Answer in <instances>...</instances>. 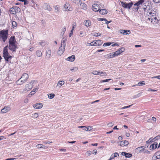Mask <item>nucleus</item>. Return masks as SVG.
<instances>
[{
	"label": "nucleus",
	"instance_id": "37998d69",
	"mask_svg": "<svg viewBox=\"0 0 160 160\" xmlns=\"http://www.w3.org/2000/svg\"><path fill=\"white\" fill-rule=\"evenodd\" d=\"M122 6L124 8H127V3L123 2H121Z\"/></svg>",
	"mask_w": 160,
	"mask_h": 160
},
{
	"label": "nucleus",
	"instance_id": "7c9ffc66",
	"mask_svg": "<svg viewBox=\"0 0 160 160\" xmlns=\"http://www.w3.org/2000/svg\"><path fill=\"white\" fill-rule=\"evenodd\" d=\"M145 0H139L135 3V5H140L142 4Z\"/></svg>",
	"mask_w": 160,
	"mask_h": 160
},
{
	"label": "nucleus",
	"instance_id": "393cba45",
	"mask_svg": "<svg viewBox=\"0 0 160 160\" xmlns=\"http://www.w3.org/2000/svg\"><path fill=\"white\" fill-rule=\"evenodd\" d=\"M36 55L38 57H40L42 56V53L41 51L40 50H38L36 51Z\"/></svg>",
	"mask_w": 160,
	"mask_h": 160
},
{
	"label": "nucleus",
	"instance_id": "5701e85b",
	"mask_svg": "<svg viewBox=\"0 0 160 160\" xmlns=\"http://www.w3.org/2000/svg\"><path fill=\"white\" fill-rule=\"evenodd\" d=\"M99 13L101 14L104 15L108 12L107 10L105 9H102L99 10Z\"/></svg>",
	"mask_w": 160,
	"mask_h": 160
},
{
	"label": "nucleus",
	"instance_id": "69168bd1",
	"mask_svg": "<svg viewBox=\"0 0 160 160\" xmlns=\"http://www.w3.org/2000/svg\"><path fill=\"white\" fill-rule=\"evenodd\" d=\"M157 78L159 79H160V75L157 76H156L153 77L152 78Z\"/></svg>",
	"mask_w": 160,
	"mask_h": 160
},
{
	"label": "nucleus",
	"instance_id": "052dcab7",
	"mask_svg": "<svg viewBox=\"0 0 160 160\" xmlns=\"http://www.w3.org/2000/svg\"><path fill=\"white\" fill-rule=\"evenodd\" d=\"M153 141L152 139V138H151L149 139V140L148 141L146 142L147 143H148L149 142H152Z\"/></svg>",
	"mask_w": 160,
	"mask_h": 160
},
{
	"label": "nucleus",
	"instance_id": "09e8293b",
	"mask_svg": "<svg viewBox=\"0 0 160 160\" xmlns=\"http://www.w3.org/2000/svg\"><path fill=\"white\" fill-rule=\"evenodd\" d=\"M160 138V135H158L155 137L154 138L152 139L153 141H155V140H157L158 139H159Z\"/></svg>",
	"mask_w": 160,
	"mask_h": 160
},
{
	"label": "nucleus",
	"instance_id": "2f4dec72",
	"mask_svg": "<svg viewBox=\"0 0 160 160\" xmlns=\"http://www.w3.org/2000/svg\"><path fill=\"white\" fill-rule=\"evenodd\" d=\"M109 55V56H108V58L111 57L113 58L115 56H117V55H116V54H115V52H114L110 53Z\"/></svg>",
	"mask_w": 160,
	"mask_h": 160
},
{
	"label": "nucleus",
	"instance_id": "864d4df0",
	"mask_svg": "<svg viewBox=\"0 0 160 160\" xmlns=\"http://www.w3.org/2000/svg\"><path fill=\"white\" fill-rule=\"evenodd\" d=\"M93 35L94 36L97 37L98 36H100L101 35V34L99 33L95 32L93 33Z\"/></svg>",
	"mask_w": 160,
	"mask_h": 160
},
{
	"label": "nucleus",
	"instance_id": "79ce46f5",
	"mask_svg": "<svg viewBox=\"0 0 160 160\" xmlns=\"http://www.w3.org/2000/svg\"><path fill=\"white\" fill-rule=\"evenodd\" d=\"M55 96L54 94H51L48 95V97L50 99L53 98Z\"/></svg>",
	"mask_w": 160,
	"mask_h": 160
},
{
	"label": "nucleus",
	"instance_id": "473e14b6",
	"mask_svg": "<svg viewBox=\"0 0 160 160\" xmlns=\"http://www.w3.org/2000/svg\"><path fill=\"white\" fill-rule=\"evenodd\" d=\"M145 84V81H143L142 82H139L138 84L136 85H134V86H135L137 85L139 86H141L143 85H144Z\"/></svg>",
	"mask_w": 160,
	"mask_h": 160
},
{
	"label": "nucleus",
	"instance_id": "0eeeda50",
	"mask_svg": "<svg viewBox=\"0 0 160 160\" xmlns=\"http://www.w3.org/2000/svg\"><path fill=\"white\" fill-rule=\"evenodd\" d=\"M100 8V6L97 4L94 3L92 5V10L95 12H98Z\"/></svg>",
	"mask_w": 160,
	"mask_h": 160
},
{
	"label": "nucleus",
	"instance_id": "4468645a",
	"mask_svg": "<svg viewBox=\"0 0 160 160\" xmlns=\"http://www.w3.org/2000/svg\"><path fill=\"white\" fill-rule=\"evenodd\" d=\"M122 155L125 156L126 158H130L132 156V154L131 153H129L125 152H122Z\"/></svg>",
	"mask_w": 160,
	"mask_h": 160
},
{
	"label": "nucleus",
	"instance_id": "8fccbe9b",
	"mask_svg": "<svg viewBox=\"0 0 160 160\" xmlns=\"http://www.w3.org/2000/svg\"><path fill=\"white\" fill-rule=\"evenodd\" d=\"M32 117L33 118H37L38 116V113H35L32 115Z\"/></svg>",
	"mask_w": 160,
	"mask_h": 160
},
{
	"label": "nucleus",
	"instance_id": "b1692460",
	"mask_svg": "<svg viewBox=\"0 0 160 160\" xmlns=\"http://www.w3.org/2000/svg\"><path fill=\"white\" fill-rule=\"evenodd\" d=\"M84 23L85 25L87 27H88L91 25V21L89 20H85L84 21Z\"/></svg>",
	"mask_w": 160,
	"mask_h": 160
},
{
	"label": "nucleus",
	"instance_id": "3c124183",
	"mask_svg": "<svg viewBox=\"0 0 160 160\" xmlns=\"http://www.w3.org/2000/svg\"><path fill=\"white\" fill-rule=\"evenodd\" d=\"M99 75H101L102 76H106L107 74H106V73L105 72H100Z\"/></svg>",
	"mask_w": 160,
	"mask_h": 160
},
{
	"label": "nucleus",
	"instance_id": "5fc2aeb1",
	"mask_svg": "<svg viewBox=\"0 0 160 160\" xmlns=\"http://www.w3.org/2000/svg\"><path fill=\"white\" fill-rule=\"evenodd\" d=\"M39 44L42 46H44L46 45V43L42 41L39 42Z\"/></svg>",
	"mask_w": 160,
	"mask_h": 160
},
{
	"label": "nucleus",
	"instance_id": "6e6d98bb",
	"mask_svg": "<svg viewBox=\"0 0 160 160\" xmlns=\"http://www.w3.org/2000/svg\"><path fill=\"white\" fill-rule=\"evenodd\" d=\"M132 105V104L130 105H129V106H125V107H123L122 108H121V109H126V108H128L130 107Z\"/></svg>",
	"mask_w": 160,
	"mask_h": 160
},
{
	"label": "nucleus",
	"instance_id": "dca6fc26",
	"mask_svg": "<svg viewBox=\"0 0 160 160\" xmlns=\"http://www.w3.org/2000/svg\"><path fill=\"white\" fill-rule=\"evenodd\" d=\"M10 110V107H5L3 108L2 109L1 111V112L4 113L7 112Z\"/></svg>",
	"mask_w": 160,
	"mask_h": 160
},
{
	"label": "nucleus",
	"instance_id": "603ef678",
	"mask_svg": "<svg viewBox=\"0 0 160 160\" xmlns=\"http://www.w3.org/2000/svg\"><path fill=\"white\" fill-rule=\"evenodd\" d=\"M159 159L158 157L156 155H154L152 157V160H156L157 159Z\"/></svg>",
	"mask_w": 160,
	"mask_h": 160
},
{
	"label": "nucleus",
	"instance_id": "0e129e2a",
	"mask_svg": "<svg viewBox=\"0 0 160 160\" xmlns=\"http://www.w3.org/2000/svg\"><path fill=\"white\" fill-rule=\"evenodd\" d=\"M104 20L105 21V23L107 24H108L109 23H110V22H111V21H108V20H107L106 19H104Z\"/></svg>",
	"mask_w": 160,
	"mask_h": 160
},
{
	"label": "nucleus",
	"instance_id": "bf43d9fd",
	"mask_svg": "<svg viewBox=\"0 0 160 160\" xmlns=\"http://www.w3.org/2000/svg\"><path fill=\"white\" fill-rule=\"evenodd\" d=\"M114 124L112 122H110L108 124H107V125L108 126V127H109L112 126Z\"/></svg>",
	"mask_w": 160,
	"mask_h": 160
},
{
	"label": "nucleus",
	"instance_id": "cd10ccee",
	"mask_svg": "<svg viewBox=\"0 0 160 160\" xmlns=\"http://www.w3.org/2000/svg\"><path fill=\"white\" fill-rule=\"evenodd\" d=\"M64 81H59L58 82L57 86L59 87V88H60L62 85L64 84Z\"/></svg>",
	"mask_w": 160,
	"mask_h": 160
},
{
	"label": "nucleus",
	"instance_id": "f3484780",
	"mask_svg": "<svg viewBox=\"0 0 160 160\" xmlns=\"http://www.w3.org/2000/svg\"><path fill=\"white\" fill-rule=\"evenodd\" d=\"M9 42V44H16V41L15 37H11L10 38Z\"/></svg>",
	"mask_w": 160,
	"mask_h": 160
},
{
	"label": "nucleus",
	"instance_id": "4c0bfd02",
	"mask_svg": "<svg viewBox=\"0 0 160 160\" xmlns=\"http://www.w3.org/2000/svg\"><path fill=\"white\" fill-rule=\"evenodd\" d=\"M132 2H130L128 3H127V8L128 9L130 8L133 5Z\"/></svg>",
	"mask_w": 160,
	"mask_h": 160
},
{
	"label": "nucleus",
	"instance_id": "412c9836",
	"mask_svg": "<svg viewBox=\"0 0 160 160\" xmlns=\"http://www.w3.org/2000/svg\"><path fill=\"white\" fill-rule=\"evenodd\" d=\"M75 58V56L74 55H72V56L68 58L67 60L68 61L72 62L74 60Z\"/></svg>",
	"mask_w": 160,
	"mask_h": 160
},
{
	"label": "nucleus",
	"instance_id": "58836bf2",
	"mask_svg": "<svg viewBox=\"0 0 160 160\" xmlns=\"http://www.w3.org/2000/svg\"><path fill=\"white\" fill-rule=\"evenodd\" d=\"M90 45L91 46H97V44L96 41H94L92 42H91L90 43Z\"/></svg>",
	"mask_w": 160,
	"mask_h": 160
},
{
	"label": "nucleus",
	"instance_id": "c9c22d12",
	"mask_svg": "<svg viewBox=\"0 0 160 160\" xmlns=\"http://www.w3.org/2000/svg\"><path fill=\"white\" fill-rule=\"evenodd\" d=\"M38 88H34V89L31 92H30V93H31V95H34V94L35 93V92H36L37 91H38Z\"/></svg>",
	"mask_w": 160,
	"mask_h": 160
},
{
	"label": "nucleus",
	"instance_id": "338daca9",
	"mask_svg": "<svg viewBox=\"0 0 160 160\" xmlns=\"http://www.w3.org/2000/svg\"><path fill=\"white\" fill-rule=\"evenodd\" d=\"M153 1L156 3H159L160 2V0H152Z\"/></svg>",
	"mask_w": 160,
	"mask_h": 160
},
{
	"label": "nucleus",
	"instance_id": "e433bc0d",
	"mask_svg": "<svg viewBox=\"0 0 160 160\" xmlns=\"http://www.w3.org/2000/svg\"><path fill=\"white\" fill-rule=\"evenodd\" d=\"M85 127H84V129L83 130H85V131H88L89 130L90 131L91 130L92 127L90 126H89L88 127H86L85 126H84Z\"/></svg>",
	"mask_w": 160,
	"mask_h": 160
},
{
	"label": "nucleus",
	"instance_id": "c756f323",
	"mask_svg": "<svg viewBox=\"0 0 160 160\" xmlns=\"http://www.w3.org/2000/svg\"><path fill=\"white\" fill-rule=\"evenodd\" d=\"M139 5H135V4H134V7L133 8V10H134L136 12H137L139 8Z\"/></svg>",
	"mask_w": 160,
	"mask_h": 160
},
{
	"label": "nucleus",
	"instance_id": "6ab92c4d",
	"mask_svg": "<svg viewBox=\"0 0 160 160\" xmlns=\"http://www.w3.org/2000/svg\"><path fill=\"white\" fill-rule=\"evenodd\" d=\"M67 41V39L65 38H63L62 40L61 41V47H65L66 46V42Z\"/></svg>",
	"mask_w": 160,
	"mask_h": 160
},
{
	"label": "nucleus",
	"instance_id": "2eb2a0df",
	"mask_svg": "<svg viewBox=\"0 0 160 160\" xmlns=\"http://www.w3.org/2000/svg\"><path fill=\"white\" fill-rule=\"evenodd\" d=\"M43 8L45 9H47L49 11H51L52 9L49 5L47 3L44 4Z\"/></svg>",
	"mask_w": 160,
	"mask_h": 160
},
{
	"label": "nucleus",
	"instance_id": "4be33fe9",
	"mask_svg": "<svg viewBox=\"0 0 160 160\" xmlns=\"http://www.w3.org/2000/svg\"><path fill=\"white\" fill-rule=\"evenodd\" d=\"M51 54V51L50 49H48L46 50V56L47 58H50Z\"/></svg>",
	"mask_w": 160,
	"mask_h": 160
},
{
	"label": "nucleus",
	"instance_id": "c85d7f7f",
	"mask_svg": "<svg viewBox=\"0 0 160 160\" xmlns=\"http://www.w3.org/2000/svg\"><path fill=\"white\" fill-rule=\"evenodd\" d=\"M54 8L55 10V12H59L60 11V7L58 5H56L54 6Z\"/></svg>",
	"mask_w": 160,
	"mask_h": 160
},
{
	"label": "nucleus",
	"instance_id": "a18cd8bd",
	"mask_svg": "<svg viewBox=\"0 0 160 160\" xmlns=\"http://www.w3.org/2000/svg\"><path fill=\"white\" fill-rule=\"evenodd\" d=\"M112 43L110 42L105 43L103 44V46H110Z\"/></svg>",
	"mask_w": 160,
	"mask_h": 160
},
{
	"label": "nucleus",
	"instance_id": "423d86ee",
	"mask_svg": "<svg viewBox=\"0 0 160 160\" xmlns=\"http://www.w3.org/2000/svg\"><path fill=\"white\" fill-rule=\"evenodd\" d=\"M17 48V46L16 44H9V49L13 51H15Z\"/></svg>",
	"mask_w": 160,
	"mask_h": 160
},
{
	"label": "nucleus",
	"instance_id": "9d476101",
	"mask_svg": "<svg viewBox=\"0 0 160 160\" xmlns=\"http://www.w3.org/2000/svg\"><path fill=\"white\" fill-rule=\"evenodd\" d=\"M65 47H61V46L59 48V50L58 52V54L59 56H61L65 50Z\"/></svg>",
	"mask_w": 160,
	"mask_h": 160
},
{
	"label": "nucleus",
	"instance_id": "f257e3e1",
	"mask_svg": "<svg viewBox=\"0 0 160 160\" xmlns=\"http://www.w3.org/2000/svg\"><path fill=\"white\" fill-rule=\"evenodd\" d=\"M3 57L6 61L8 62L11 59L12 56L8 52V46H6L4 47L3 50Z\"/></svg>",
	"mask_w": 160,
	"mask_h": 160
},
{
	"label": "nucleus",
	"instance_id": "de8ad7c7",
	"mask_svg": "<svg viewBox=\"0 0 160 160\" xmlns=\"http://www.w3.org/2000/svg\"><path fill=\"white\" fill-rule=\"evenodd\" d=\"M43 146H44V145L42 144H38L36 145V147L38 148H42Z\"/></svg>",
	"mask_w": 160,
	"mask_h": 160
},
{
	"label": "nucleus",
	"instance_id": "bb28decb",
	"mask_svg": "<svg viewBox=\"0 0 160 160\" xmlns=\"http://www.w3.org/2000/svg\"><path fill=\"white\" fill-rule=\"evenodd\" d=\"M147 13H148V14L149 15V16H153V17L156 16L158 15V13L157 12H155L154 13H152V12H148Z\"/></svg>",
	"mask_w": 160,
	"mask_h": 160
},
{
	"label": "nucleus",
	"instance_id": "13d9d810",
	"mask_svg": "<svg viewBox=\"0 0 160 160\" xmlns=\"http://www.w3.org/2000/svg\"><path fill=\"white\" fill-rule=\"evenodd\" d=\"M111 80V79H110L104 80H103L101 81V82H109V81H110Z\"/></svg>",
	"mask_w": 160,
	"mask_h": 160
},
{
	"label": "nucleus",
	"instance_id": "ddd939ff",
	"mask_svg": "<svg viewBox=\"0 0 160 160\" xmlns=\"http://www.w3.org/2000/svg\"><path fill=\"white\" fill-rule=\"evenodd\" d=\"M119 142L120 144L119 145L122 147L127 146L129 144V142H128L126 140L122 141L121 142Z\"/></svg>",
	"mask_w": 160,
	"mask_h": 160
},
{
	"label": "nucleus",
	"instance_id": "e2e57ef3",
	"mask_svg": "<svg viewBox=\"0 0 160 160\" xmlns=\"http://www.w3.org/2000/svg\"><path fill=\"white\" fill-rule=\"evenodd\" d=\"M114 157H117L119 156V154L118 152H115L114 154Z\"/></svg>",
	"mask_w": 160,
	"mask_h": 160
},
{
	"label": "nucleus",
	"instance_id": "aec40b11",
	"mask_svg": "<svg viewBox=\"0 0 160 160\" xmlns=\"http://www.w3.org/2000/svg\"><path fill=\"white\" fill-rule=\"evenodd\" d=\"M158 143L156 142H154L150 146V150H153L156 148L157 146Z\"/></svg>",
	"mask_w": 160,
	"mask_h": 160
},
{
	"label": "nucleus",
	"instance_id": "f704fd0d",
	"mask_svg": "<svg viewBox=\"0 0 160 160\" xmlns=\"http://www.w3.org/2000/svg\"><path fill=\"white\" fill-rule=\"evenodd\" d=\"M12 25L13 28H16L17 27V24L15 21H13L12 22Z\"/></svg>",
	"mask_w": 160,
	"mask_h": 160
},
{
	"label": "nucleus",
	"instance_id": "49530a36",
	"mask_svg": "<svg viewBox=\"0 0 160 160\" xmlns=\"http://www.w3.org/2000/svg\"><path fill=\"white\" fill-rule=\"evenodd\" d=\"M155 155L157 156L158 157V158H160V151L156 152L155 154Z\"/></svg>",
	"mask_w": 160,
	"mask_h": 160
},
{
	"label": "nucleus",
	"instance_id": "f8f14e48",
	"mask_svg": "<svg viewBox=\"0 0 160 160\" xmlns=\"http://www.w3.org/2000/svg\"><path fill=\"white\" fill-rule=\"evenodd\" d=\"M125 50L124 48L123 47L121 48H119L118 51L115 52V54L117 56L120 54L122 52H123Z\"/></svg>",
	"mask_w": 160,
	"mask_h": 160
},
{
	"label": "nucleus",
	"instance_id": "a211bd4d",
	"mask_svg": "<svg viewBox=\"0 0 160 160\" xmlns=\"http://www.w3.org/2000/svg\"><path fill=\"white\" fill-rule=\"evenodd\" d=\"M144 149V148H143L142 147H139L136 148L135 149V151L136 152L139 153L143 151Z\"/></svg>",
	"mask_w": 160,
	"mask_h": 160
},
{
	"label": "nucleus",
	"instance_id": "c03bdc74",
	"mask_svg": "<svg viewBox=\"0 0 160 160\" xmlns=\"http://www.w3.org/2000/svg\"><path fill=\"white\" fill-rule=\"evenodd\" d=\"M158 19H152L151 20V22L153 24H156L158 23Z\"/></svg>",
	"mask_w": 160,
	"mask_h": 160
},
{
	"label": "nucleus",
	"instance_id": "a878e982",
	"mask_svg": "<svg viewBox=\"0 0 160 160\" xmlns=\"http://www.w3.org/2000/svg\"><path fill=\"white\" fill-rule=\"evenodd\" d=\"M24 82H25L23 80L21 79V78L16 82V83L18 85H21Z\"/></svg>",
	"mask_w": 160,
	"mask_h": 160
},
{
	"label": "nucleus",
	"instance_id": "6e6552de",
	"mask_svg": "<svg viewBox=\"0 0 160 160\" xmlns=\"http://www.w3.org/2000/svg\"><path fill=\"white\" fill-rule=\"evenodd\" d=\"M33 107L36 109H40L43 106L42 104L40 102H38L36 104H33Z\"/></svg>",
	"mask_w": 160,
	"mask_h": 160
},
{
	"label": "nucleus",
	"instance_id": "9b49d317",
	"mask_svg": "<svg viewBox=\"0 0 160 160\" xmlns=\"http://www.w3.org/2000/svg\"><path fill=\"white\" fill-rule=\"evenodd\" d=\"M28 75L26 73H23L21 78V79L23 80L26 82L28 78Z\"/></svg>",
	"mask_w": 160,
	"mask_h": 160
},
{
	"label": "nucleus",
	"instance_id": "1a4fd4ad",
	"mask_svg": "<svg viewBox=\"0 0 160 160\" xmlns=\"http://www.w3.org/2000/svg\"><path fill=\"white\" fill-rule=\"evenodd\" d=\"M32 88V85H31V84L29 83L28 84H26L25 86V87L23 90V92H25L27 91H28L30 90Z\"/></svg>",
	"mask_w": 160,
	"mask_h": 160
},
{
	"label": "nucleus",
	"instance_id": "ea45409f",
	"mask_svg": "<svg viewBox=\"0 0 160 160\" xmlns=\"http://www.w3.org/2000/svg\"><path fill=\"white\" fill-rule=\"evenodd\" d=\"M92 73L94 75H99V74L100 73V72H98L97 71H94L92 72Z\"/></svg>",
	"mask_w": 160,
	"mask_h": 160
},
{
	"label": "nucleus",
	"instance_id": "72a5a7b5",
	"mask_svg": "<svg viewBox=\"0 0 160 160\" xmlns=\"http://www.w3.org/2000/svg\"><path fill=\"white\" fill-rule=\"evenodd\" d=\"M97 46H99L101 45L102 43V41H101L100 40H98L97 41H96Z\"/></svg>",
	"mask_w": 160,
	"mask_h": 160
},
{
	"label": "nucleus",
	"instance_id": "7ed1b4c3",
	"mask_svg": "<svg viewBox=\"0 0 160 160\" xmlns=\"http://www.w3.org/2000/svg\"><path fill=\"white\" fill-rule=\"evenodd\" d=\"M9 11L11 13L15 14L19 13L21 11V9L17 6H13L10 8Z\"/></svg>",
	"mask_w": 160,
	"mask_h": 160
},
{
	"label": "nucleus",
	"instance_id": "20e7f679",
	"mask_svg": "<svg viewBox=\"0 0 160 160\" xmlns=\"http://www.w3.org/2000/svg\"><path fill=\"white\" fill-rule=\"evenodd\" d=\"M70 5L68 3L66 2V4L64 5L63 10L64 11H71L72 9L71 8L69 7Z\"/></svg>",
	"mask_w": 160,
	"mask_h": 160
},
{
	"label": "nucleus",
	"instance_id": "680f3d73",
	"mask_svg": "<svg viewBox=\"0 0 160 160\" xmlns=\"http://www.w3.org/2000/svg\"><path fill=\"white\" fill-rule=\"evenodd\" d=\"M73 31V30H71L70 31V33L69 35V36L70 37L72 35Z\"/></svg>",
	"mask_w": 160,
	"mask_h": 160
},
{
	"label": "nucleus",
	"instance_id": "a19ab883",
	"mask_svg": "<svg viewBox=\"0 0 160 160\" xmlns=\"http://www.w3.org/2000/svg\"><path fill=\"white\" fill-rule=\"evenodd\" d=\"M78 70V68L77 67H75L73 68H72L70 69V71L72 72H75L76 71Z\"/></svg>",
	"mask_w": 160,
	"mask_h": 160
},
{
	"label": "nucleus",
	"instance_id": "39448f33",
	"mask_svg": "<svg viewBox=\"0 0 160 160\" xmlns=\"http://www.w3.org/2000/svg\"><path fill=\"white\" fill-rule=\"evenodd\" d=\"M119 32L121 34L123 35H128L130 34L131 32L129 30L120 29Z\"/></svg>",
	"mask_w": 160,
	"mask_h": 160
},
{
	"label": "nucleus",
	"instance_id": "4d7b16f0",
	"mask_svg": "<svg viewBox=\"0 0 160 160\" xmlns=\"http://www.w3.org/2000/svg\"><path fill=\"white\" fill-rule=\"evenodd\" d=\"M62 34H64L65 32L66 31V28L65 27H63L62 29Z\"/></svg>",
	"mask_w": 160,
	"mask_h": 160
},
{
	"label": "nucleus",
	"instance_id": "f03ea898",
	"mask_svg": "<svg viewBox=\"0 0 160 160\" xmlns=\"http://www.w3.org/2000/svg\"><path fill=\"white\" fill-rule=\"evenodd\" d=\"M8 35V31L2 30L0 31V38L4 42L7 39Z\"/></svg>",
	"mask_w": 160,
	"mask_h": 160
},
{
	"label": "nucleus",
	"instance_id": "774afa93",
	"mask_svg": "<svg viewBox=\"0 0 160 160\" xmlns=\"http://www.w3.org/2000/svg\"><path fill=\"white\" fill-rule=\"evenodd\" d=\"M87 153L88 156H89L91 154L92 152L90 151H88L87 152Z\"/></svg>",
	"mask_w": 160,
	"mask_h": 160
}]
</instances>
